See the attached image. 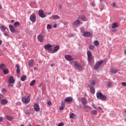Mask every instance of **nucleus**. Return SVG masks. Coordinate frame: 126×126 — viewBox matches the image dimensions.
Returning <instances> with one entry per match:
<instances>
[{
    "label": "nucleus",
    "instance_id": "nucleus-41",
    "mask_svg": "<svg viewBox=\"0 0 126 126\" xmlns=\"http://www.w3.org/2000/svg\"><path fill=\"white\" fill-rule=\"evenodd\" d=\"M52 25H50V24H48L47 26V29L49 30V29H52Z\"/></svg>",
    "mask_w": 126,
    "mask_h": 126
},
{
    "label": "nucleus",
    "instance_id": "nucleus-25",
    "mask_svg": "<svg viewBox=\"0 0 126 126\" xmlns=\"http://www.w3.org/2000/svg\"><path fill=\"white\" fill-rule=\"evenodd\" d=\"M0 103L2 105H5V104H7L8 103V101H7V100L5 99H2L1 100Z\"/></svg>",
    "mask_w": 126,
    "mask_h": 126
},
{
    "label": "nucleus",
    "instance_id": "nucleus-50",
    "mask_svg": "<svg viewBox=\"0 0 126 126\" xmlns=\"http://www.w3.org/2000/svg\"><path fill=\"white\" fill-rule=\"evenodd\" d=\"M92 107H93V108H94V109H96V106H95V105L93 104Z\"/></svg>",
    "mask_w": 126,
    "mask_h": 126
},
{
    "label": "nucleus",
    "instance_id": "nucleus-46",
    "mask_svg": "<svg viewBox=\"0 0 126 126\" xmlns=\"http://www.w3.org/2000/svg\"><path fill=\"white\" fill-rule=\"evenodd\" d=\"M2 92H4V93H5V92H6V90H5V88L2 89Z\"/></svg>",
    "mask_w": 126,
    "mask_h": 126
},
{
    "label": "nucleus",
    "instance_id": "nucleus-37",
    "mask_svg": "<svg viewBox=\"0 0 126 126\" xmlns=\"http://www.w3.org/2000/svg\"><path fill=\"white\" fill-rule=\"evenodd\" d=\"M35 82H36V80H32L30 84V86H33L35 84Z\"/></svg>",
    "mask_w": 126,
    "mask_h": 126
},
{
    "label": "nucleus",
    "instance_id": "nucleus-38",
    "mask_svg": "<svg viewBox=\"0 0 126 126\" xmlns=\"http://www.w3.org/2000/svg\"><path fill=\"white\" fill-rule=\"evenodd\" d=\"M75 117V114L74 113L70 114V118L73 119Z\"/></svg>",
    "mask_w": 126,
    "mask_h": 126
},
{
    "label": "nucleus",
    "instance_id": "nucleus-52",
    "mask_svg": "<svg viewBox=\"0 0 126 126\" xmlns=\"http://www.w3.org/2000/svg\"><path fill=\"white\" fill-rule=\"evenodd\" d=\"M11 23H14V20H11Z\"/></svg>",
    "mask_w": 126,
    "mask_h": 126
},
{
    "label": "nucleus",
    "instance_id": "nucleus-47",
    "mask_svg": "<svg viewBox=\"0 0 126 126\" xmlns=\"http://www.w3.org/2000/svg\"><path fill=\"white\" fill-rule=\"evenodd\" d=\"M122 85H123V86H126V82H122Z\"/></svg>",
    "mask_w": 126,
    "mask_h": 126
},
{
    "label": "nucleus",
    "instance_id": "nucleus-3",
    "mask_svg": "<svg viewBox=\"0 0 126 126\" xmlns=\"http://www.w3.org/2000/svg\"><path fill=\"white\" fill-rule=\"evenodd\" d=\"M30 97L31 95L28 96L27 97H25V96L23 97L22 99L23 103H24V104H28V103L30 102Z\"/></svg>",
    "mask_w": 126,
    "mask_h": 126
},
{
    "label": "nucleus",
    "instance_id": "nucleus-34",
    "mask_svg": "<svg viewBox=\"0 0 126 126\" xmlns=\"http://www.w3.org/2000/svg\"><path fill=\"white\" fill-rule=\"evenodd\" d=\"M95 84H96V81L93 80L91 84L92 87H93V86H95Z\"/></svg>",
    "mask_w": 126,
    "mask_h": 126
},
{
    "label": "nucleus",
    "instance_id": "nucleus-48",
    "mask_svg": "<svg viewBox=\"0 0 126 126\" xmlns=\"http://www.w3.org/2000/svg\"><path fill=\"white\" fill-rule=\"evenodd\" d=\"M3 120V118L2 117H0V123H1Z\"/></svg>",
    "mask_w": 126,
    "mask_h": 126
},
{
    "label": "nucleus",
    "instance_id": "nucleus-9",
    "mask_svg": "<svg viewBox=\"0 0 126 126\" xmlns=\"http://www.w3.org/2000/svg\"><path fill=\"white\" fill-rule=\"evenodd\" d=\"M74 65L76 67V68H77V69H78L79 70H81V69H82V66H80L78 63L74 62Z\"/></svg>",
    "mask_w": 126,
    "mask_h": 126
},
{
    "label": "nucleus",
    "instance_id": "nucleus-5",
    "mask_svg": "<svg viewBox=\"0 0 126 126\" xmlns=\"http://www.w3.org/2000/svg\"><path fill=\"white\" fill-rule=\"evenodd\" d=\"M103 60L100 61L97 63H96L94 66V69H98V68H99V67H100V66L102 65V64H103Z\"/></svg>",
    "mask_w": 126,
    "mask_h": 126
},
{
    "label": "nucleus",
    "instance_id": "nucleus-8",
    "mask_svg": "<svg viewBox=\"0 0 126 126\" xmlns=\"http://www.w3.org/2000/svg\"><path fill=\"white\" fill-rule=\"evenodd\" d=\"M52 47H53V45L48 44L44 46V49H45V50H47L49 52H51V51H52Z\"/></svg>",
    "mask_w": 126,
    "mask_h": 126
},
{
    "label": "nucleus",
    "instance_id": "nucleus-10",
    "mask_svg": "<svg viewBox=\"0 0 126 126\" xmlns=\"http://www.w3.org/2000/svg\"><path fill=\"white\" fill-rule=\"evenodd\" d=\"M39 15L41 18H45V17H46V15L44 14V11L43 10H39Z\"/></svg>",
    "mask_w": 126,
    "mask_h": 126
},
{
    "label": "nucleus",
    "instance_id": "nucleus-29",
    "mask_svg": "<svg viewBox=\"0 0 126 126\" xmlns=\"http://www.w3.org/2000/svg\"><path fill=\"white\" fill-rule=\"evenodd\" d=\"M5 68V65L3 63L0 64V69H1L2 70H4Z\"/></svg>",
    "mask_w": 126,
    "mask_h": 126
},
{
    "label": "nucleus",
    "instance_id": "nucleus-23",
    "mask_svg": "<svg viewBox=\"0 0 126 126\" xmlns=\"http://www.w3.org/2000/svg\"><path fill=\"white\" fill-rule=\"evenodd\" d=\"M7 29L8 28H7V27H5V26L2 25L0 27V29L1 31H2V32H4V31H5V30H6V29Z\"/></svg>",
    "mask_w": 126,
    "mask_h": 126
},
{
    "label": "nucleus",
    "instance_id": "nucleus-39",
    "mask_svg": "<svg viewBox=\"0 0 126 126\" xmlns=\"http://www.w3.org/2000/svg\"><path fill=\"white\" fill-rule=\"evenodd\" d=\"M92 115H97V111L96 110H93L91 111Z\"/></svg>",
    "mask_w": 126,
    "mask_h": 126
},
{
    "label": "nucleus",
    "instance_id": "nucleus-2",
    "mask_svg": "<svg viewBox=\"0 0 126 126\" xmlns=\"http://www.w3.org/2000/svg\"><path fill=\"white\" fill-rule=\"evenodd\" d=\"M96 97L99 100H102V101H106L107 100V96L100 92L96 93Z\"/></svg>",
    "mask_w": 126,
    "mask_h": 126
},
{
    "label": "nucleus",
    "instance_id": "nucleus-15",
    "mask_svg": "<svg viewBox=\"0 0 126 126\" xmlns=\"http://www.w3.org/2000/svg\"><path fill=\"white\" fill-rule=\"evenodd\" d=\"M28 63H29V66L32 67V66H34V60H31L29 61Z\"/></svg>",
    "mask_w": 126,
    "mask_h": 126
},
{
    "label": "nucleus",
    "instance_id": "nucleus-28",
    "mask_svg": "<svg viewBox=\"0 0 126 126\" xmlns=\"http://www.w3.org/2000/svg\"><path fill=\"white\" fill-rule=\"evenodd\" d=\"M78 24H80V21L77 20L74 23H73V26H76V25H78Z\"/></svg>",
    "mask_w": 126,
    "mask_h": 126
},
{
    "label": "nucleus",
    "instance_id": "nucleus-14",
    "mask_svg": "<svg viewBox=\"0 0 126 126\" xmlns=\"http://www.w3.org/2000/svg\"><path fill=\"white\" fill-rule=\"evenodd\" d=\"M65 59L67 61H72V60H73V58H72V57L69 55H65Z\"/></svg>",
    "mask_w": 126,
    "mask_h": 126
},
{
    "label": "nucleus",
    "instance_id": "nucleus-53",
    "mask_svg": "<svg viewBox=\"0 0 126 126\" xmlns=\"http://www.w3.org/2000/svg\"><path fill=\"white\" fill-rule=\"evenodd\" d=\"M1 44H2V41L0 40V45H1Z\"/></svg>",
    "mask_w": 126,
    "mask_h": 126
},
{
    "label": "nucleus",
    "instance_id": "nucleus-32",
    "mask_svg": "<svg viewBox=\"0 0 126 126\" xmlns=\"http://www.w3.org/2000/svg\"><path fill=\"white\" fill-rule=\"evenodd\" d=\"M3 71L4 74H8V73H9V70L8 69H6V68L4 69V70H3Z\"/></svg>",
    "mask_w": 126,
    "mask_h": 126
},
{
    "label": "nucleus",
    "instance_id": "nucleus-59",
    "mask_svg": "<svg viewBox=\"0 0 126 126\" xmlns=\"http://www.w3.org/2000/svg\"><path fill=\"white\" fill-rule=\"evenodd\" d=\"M92 5L93 6H94V5H95V4H94V3H92Z\"/></svg>",
    "mask_w": 126,
    "mask_h": 126
},
{
    "label": "nucleus",
    "instance_id": "nucleus-40",
    "mask_svg": "<svg viewBox=\"0 0 126 126\" xmlns=\"http://www.w3.org/2000/svg\"><path fill=\"white\" fill-rule=\"evenodd\" d=\"M6 118L7 120H8V121H11L12 120V117L7 116H6Z\"/></svg>",
    "mask_w": 126,
    "mask_h": 126
},
{
    "label": "nucleus",
    "instance_id": "nucleus-17",
    "mask_svg": "<svg viewBox=\"0 0 126 126\" xmlns=\"http://www.w3.org/2000/svg\"><path fill=\"white\" fill-rule=\"evenodd\" d=\"M15 81V80H14V78L13 76H11L9 77V84H11L13 83Z\"/></svg>",
    "mask_w": 126,
    "mask_h": 126
},
{
    "label": "nucleus",
    "instance_id": "nucleus-45",
    "mask_svg": "<svg viewBox=\"0 0 126 126\" xmlns=\"http://www.w3.org/2000/svg\"><path fill=\"white\" fill-rule=\"evenodd\" d=\"M64 124L63 123H59L58 126H64Z\"/></svg>",
    "mask_w": 126,
    "mask_h": 126
},
{
    "label": "nucleus",
    "instance_id": "nucleus-12",
    "mask_svg": "<svg viewBox=\"0 0 126 126\" xmlns=\"http://www.w3.org/2000/svg\"><path fill=\"white\" fill-rule=\"evenodd\" d=\"M15 27L11 25H9V28L10 29V32H11V33H14V32H15V28H14Z\"/></svg>",
    "mask_w": 126,
    "mask_h": 126
},
{
    "label": "nucleus",
    "instance_id": "nucleus-35",
    "mask_svg": "<svg viewBox=\"0 0 126 126\" xmlns=\"http://www.w3.org/2000/svg\"><path fill=\"white\" fill-rule=\"evenodd\" d=\"M94 46H96V47H98V46H99V42L98 41V40L94 41Z\"/></svg>",
    "mask_w": 126,
    "mask_h": 126
},
{
    "label": "nucleus",
    "instance_id": "nucleus-63",
    "mask_svg": "<svg viewBox=\"0 0 126 126\" xmlns=\"http://www.w3.org/2000/svg\"><path fill=\"white\" fill-rule=\"evenodd\" d=\"M125 113H126V109L125 110Z\"/></svg>",
    "mask_w": 126,
    "mask_h": 126
},
{
    "label": "nucleus",
    "instance_id": "nucleus-49",
    "mask_svg": "<svg viewBox=\"0 0 126 126\" xmlns=\"http://www.w3.org/2000/svg\"><path fill=\"white\" fill-rule=\"evenodd\" d=\"M112 6H113V7H115V6H116V3H112Z\"/></svg>",
    "mask_w": 126,
    "mask_h": 126
},
{
    "label": "nucleus",
    "instance_id": "nucleus-44",
    "mask_svg": "<svg viewBox=\"0 0 126 126\" xmlns=\"http://www.w3.org/2000/svg\"><path fill=\"white\" fill-rule=\"evenodd\" d=\"M47 105H48V106H52V102L50 101H48Z\"/></svg>",
    "mask_w": 126,
    "mask_h": 126
},
{
    "label": "nucleus",
    "instance_id": "nucleus-36",
    "mask_svg": "<svg viewBox=\"0 0 126 126\" xmlns=\"http://www.w3.org/2000/svg\"><path fill=\"white\" fill-rule=\"evenodd\" d=\"M94 48H95V46H94V45H90L89 46V49L91 50V51H92V50H94Z\"/></svg>",
    "mask_w": 126,
    "mask_h": 126
},
{
    "label": "nucleus",
    "instance_id": "nucleus-33",
    "mask_svg": "<svg viewBox=\"0 0 126 126\" xmlns=\"http://www.w3.org/2000/svg\"><path fill=\"white\" fill-rule=\"evenodd\" d=\"M26 76L25 75H23L21 77V81H25V79H26Z\"/></svg>",
    "mask_w": 126,
    "mask_h": 126
},
{
    "label": "nucleus",
    "instance_id": "nucleus-13",
    "mask_svg": "<svg viewBox=\"0 0 126 126\" xmlns=\"http://www.w3.org/2000/svg\"><path fill=\"white\" fill-rule=\"evenodd\" d=\"M37 38L38 40L40 42V43H42L44 40V36H43L42 35L39 34L37 36Z\"/></svg>",
    "mask_w": 126,
    "mask_h": 126
},
{
    "label": "nucleus",
    "instance_id": "nucleus-18",
    "mask_svg": "<svg viewBox=\"0 0 126 126\" xmlns=\"http://www.w3.org/2000/svg\"><path fill=\"white\" fill-rule=\"evenodd\" d=\"M65 106V103L63 101L62 102L61 106H60L59 109L60 111H63V110L64 107Z\"/></svg>",
    "mask_w": 126,
    "mask_h": 126
},
{
    "label": "nucleus",
    "instance_id": "nucleus-58",
    "mask_svg": "<svg viewBox=\"0 0 126 126\" xmlns=\"http://www.w3.org/2000/svg\"><path fill=\"white\" fill-rule=\"evenodd\" d=\"M50 14H52V12H49V13H48V15H50Z\"/></svg>",
    "mask_w": 126,
    "mask_h": 126
},
{
    "label": "nucleus",
    "instance_id": "nucleus-57",
    "mask_svg": "<svg viewBox=\"0 0 126 126\" xmlns=\"http://www.w3.org/2000/svg\"><path fill=\"white\" fill-rule=\"evenodd\" d=\"M2 6L1 4H0V9H1Z\"/></svg>",
    "mask_w": 126,
    "mask_h": 126
},
{
    "label": "nucleus",
    "instance_id": "nucleus-11",
    "mask_svg": "<svg viewBox=\"0 0 126 126\" xmlns=\"http://www.w3.org/2000/svg\"><path fill=\"white\" fill-rule=\"evenodd\" d=\"M34 110L35 112H39L40 111V107H39V104L36 103L33 106Z\"/></svg>",
    "mask_w": 126,
    "mask_h": 126
},
{
    "label": "nucleus",
    "instance_id": "nucleus-7",
    "mask_svg": "<svg viewBox=\"0 0 126 126\" xmlns=\"http://www.w3.org/2000/svg\"><path fill=\"white\" fill-rule=\"evenodd\" d=\"M30 20L32 22H33V23H35V22H36V16L35 15V14L33 13L31 16Z\"/></svg>",
    "mask_w": 126,
    "mask_h": 126
},
{
    "label": "nucleus",
    "instance_id": "nucleus-61",
    "mask_svg": "<svg viewBox=\"0 0 126 126\" xmlns=\"http://www.w3.org/2000/svg\"><path fill=\"white\" fill-rule=\"evenodd\" d=\"M12 87H13V85H11Z\"/></svg>",
    "mask_w": 126,
    "mask_h": 126
},
{
    "label": "nucleus",
    "instance_id": "nucleus-4",
    "mask_svg": "<svg viewBox=\"0 0 126 126\" xmlns=\"http://www.w3.org/2000/svg\"><path fill=\"white\" fill-rule=\"evenodd\" d=\"M119 27V25H118V23H114L112 24V28L110 29V30L112 32H116L117 30H115L116 28H118Z\"/></svg>",
    "mask_w": 126,
    "mask_h": 126
},
{
    "label": "nucleus",
    "instance_id": "nucleus-43",
    "mask_svg": "<svg viewBox=\"0 0 126 126\" xmlns=\"http://www.w3.org/2000/svg\"><path fill=\"white\" fill-rule=\"evenodd\" d=\"M108 87H111L112 86V82H108Z\"/></svg>",
    "mask_w": 126,
    "mask_h": 126
},
{
    "label": "nucleus",
    "instance_id": "nucleus-1",
    "mask_svg": "<svg viewBox=\"0 0 126 126\" xmlns=\"http://www.w3.org/2000/svg\"><path fill=\"white\" fill-rule=\"evenodd\" d=\"M81 32L84 37H91L92 36V33L90 32H85L84 28L81 29Z\"/></svg>",
    "mask_w": 126,
    "mask_h": 126
},
{
    "label": "nucleus",
    "instance_id": "nucleus-21",
    "mask_svg": "<svg viewBox=\"0 0 126 126\" xmlns=\"http://www.w3.org/2000/svg\"><path fill=\"white\" fill-rule=\"evenodd\" d=\"M16 67V70H17V74H19L20 73V67L19 66V65H18V64H16L15 65Z\"/></svg>",
    "mask_w": 126,
    "mask_h": 126
},
{
    "label": "nucleus",
    "instance_id": "nucleus-20",
    "mask_svg": "<svg viewBox=\"0 0 126 126\" xmlns=\"http://www.w3.org/2000/svg\"><path fill=\"white\" fill-rule=\"evenodd\" d=\"M4 34L6 37H9V31L8 29H6V30L4 31Z\"/></svg>",
    "mask_w": 126,
    "mask_h": 126
},
{
    "label": "nucleus",
    "instance_id": "nucleus-26",
    "mask_svg": "<svg viewBox=\"0 0 126 126\" xmlns=\"http://www.w3.org/2000/svg\"><path fill=\"white\" fill-rule=\"evenodd\" d=\"M79 19H81L82 21H86V17L84 15H81L79 16Z\"/></svg>",
    "mask_w": 126,
    "mask_h": 126
},
{
    "label": "nucleus",
    "instance_id": "nucleus-51",
    "mask_svg": "<svg viewBox=\"0 0 126 126\" xmlns=\"http://www.w3.org/2000/svg\"><path fill=\"white\" fill-rule=\"evenodd\" d=\"M62 7H63V6H62V5H60L59 8L60 9H62Z\"/></svg>",
    "mask_w": 126,
    "mask_h": 126
},
{
    "label": "nucleus",
    "instance_id": "nucleus-60",
    "mask_svg": "<svg viewBox=\"0 0 126 126\" xmlns=\"http://www.w3.org/2000/svg\"><path fill=\"white\" fill-rule=\"evenodd\" d=\"M20 126H24V125H21Z\"/></svg>",
    "mask_w": 126,
    "mask_h": 126
},
{
    "label": "nucleus",
    "instance_id": "nucleus-19",
    "mask_svg": "<svg viewBox=\"0 0 126 126\" xmlns=\"http://www.w3.org/2000/svg\"><path fill=\"white\" fill-rule=\"evenodd\" d=\"M59 50H60V46H55L52 52V54H54V53H57V51H59Z\"/></svg>",
    "mask_w": 126,
    "mask_h": 126
},
{
    "label": "nucleus",
    "instance_id": "nucleus-42",
    "mask_svg": "<svg viewBox=\"0 0 126 126\" xmlns=\"http://www.w3.org/2000/svg\"><path fill=\"white\" fill-rule=\"evenodd\" d=\"M24 113H25V114H26V115H30V113L29 112L28 110H25Z\"/></svg>",
    "mask_w": 126,
    "mask_h": 126
},
{
    "label": "nucleus",
    "instance_id": "nucleus-30",
    "mask_svg": "<svg viewBox=\"0 0 126 126\" xmlns=\"http://www.w3.org/2000/svg\"><path fill=\"white\" fill-rule=\"evenodd\" d=\"M90 92L92 94H95V89L93 87H91L90 88Z\"/></svg>",
    "mask_w": 126,
    "mask_h": 126
},
{
    "label": "nucleus",
    "instance_id": "nucleus-31",
    "mask_svg": "<svg viewBox=\"0 0 126 126\" xmlns=\"http://www.w3.org/2000/svg\"><path fill=\"white\" fill-rule=\"evenodd\" d=\"M19 26H20V23L19 22H16L14 23V27H19Z\"/></svg>",
    "mask_w": 126,
    "mask_h": 126
},
{
    "label": "nucleus",
    "instance_id": "nucleus-62",
    "mask_svg": "<svg viewBox=\"0 0 126 126\" xmlns=\"http://www.w3.org/2000/svg\"><path fill=\"white\" fill-rule=\"evenodd\" d=\"M8 86H10V84H9Z\"/></svg>",
    "mask_w": 126,
    "mask_h": 126
},
{
    "label": "nucleus",
    "instance_id": "nucleus-27",
    "mask_svg": "<svg viewBox=\"0 0 126 126\" xmlns=\"http://www.w3.org/2000/svg\"><path fill=\"white\" fill-rule=\"evenodd\" d=\"M81 102H82L83 105H86V104H87V99H86L85 98L83 97L81 99Z\"/></svg>",
    "mask_w": 126,
    "mask_h": 126
},
{
    "label": "nucleus",
    "instance_id": "nucleus-16",
    "mask_svg": "<svg viewBox=\"0 0 126 126\" xmlns=\"http://www.w3.org/2000/svg\"><path fill=\"white\" fill-rule=\"evenodd\" d=\"M110 71L111 73H117L118 72V70L114 67H112L110 69Z\"/></svg>",
    "mask_w": 126,
    "mask_h": 126
},
{
    "label": "nucleus",
    "instance_id": "nucleus-56",
    "mask_svg": "<svg viewBox=\"0 0 126 126\" xmlns=\"http://www.w3.org/2000/svg\"><path fill=\"white\" fill-rule=\"evenodd\" d=\"M98 109H99V110H102V108H101L100 107H98Z\"/></svg>",
    "mask_w": 126,
    "mask_h": 126
},
{
    "label": "nucleus",
    "instance_id": "nucleus-6",
    "mask_svg": "<svg viewBox=\"0 0 126 126\" xmlns=\"http://www.w3.org/2000/svg\"><path fill=\"white\" fill-rule=\"evenodd\" d=\"M87 56H88V62L89 63H91V61H92V58H93V57L92 56V52H91V51L88 50L87 51Z\"/></svg>",
    "mask_w": 126,
    "mask_h": 126
},
{
    "label": "nucleus",
    "instance_id": "nucleus-54",
    "mask_svg": "<svg viewBox=\"0 0 126 126\" xmlns=\"http://www.w3.org/2000/svg\"><path fill=\"white\" fill-rule=\"evenodd\" d=\"M54 28H57V25H55L54 26Z\"/></svg>",
    "mask_w": 126,
    "mask_h": 126
},
{
    "label": "nucleus",
    "instance_id": "nucleus-55",
    "mask_svg": "<svg viewBox=\"0 0 126 126\" xmlns=\"http://www.w3.org/2000/svg\"><path fill=\"white\" fill-rule=\"evenodd\" d=\"M51 66H52V67H53V66H55V64H51Z\"/></svg>",
    "mask_w": 126,
    "mask_h": 126
},
{
    "label": "nucleus",
    "instance_id": "nucleus-24",
    "mask_svg": "<svg viewBox=\"0 0 126 126\" xmlns=\"http://www.w3.org/2000/svg\"><path fill=\"white\" fill-rule=\"evenodd\" d=\"M72 101V97H67L64 99V102H71Z\"/></svg>",
    "mask_w": 126,
    "mask_h": 126
},
{
    "label": "nucleus",
    "instance_id": "nucleus-22",
    "mask_svg": "<svg viewBox=\"0 0 126 126\" xmlns=\"http://www.w3.org/2000/svg\"><path fill=\"white\" fill-rule=\"evenodd\" d=\"M51 18H52V19H55V20H57L58 19H60V18H61V17L59 16L58 15H54L52 16Z\"/></svg>",
    "mask_w": 126,
    "mask_h": 126
}]
</instances>
